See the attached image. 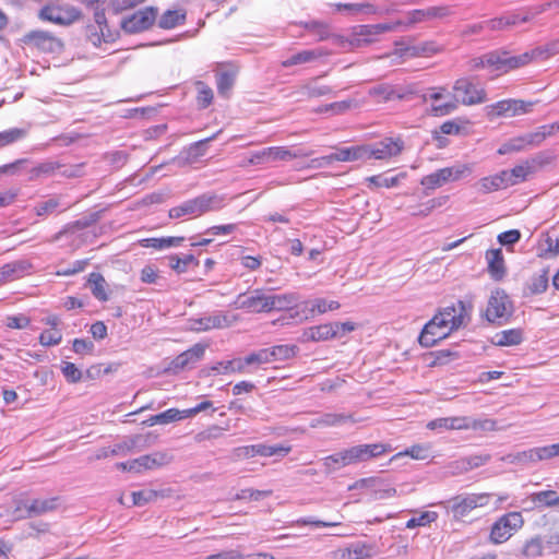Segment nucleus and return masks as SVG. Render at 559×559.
Returning <instances> with one entry per match:
<instances>
[{"label":"nucleus","instance_id":"obj_43","mask_svg":"<svg viewBox=\"0 0 559 559\" xmlns=\"http://www.w3.org/2000/svg\"><path fill=\"white\" fill-rule=\"evenodd\" d=\"M195 88L198 92V95H197L198 107L201 109L207 108L212 104L213 97H214L212 88L202 81H198L195 83Z\"/></svg>","mask_w":559,"mask_h":559},{"label":"nucleus","instance_id":"obj_42","mask_svg":"<svg viewBox=\"0 0 559 559\" xmlns=\"http://www.w3.org/2000/svg\"><path fill=\"white\" fill-rule=\"evenodd\" d=\"M320 56L316 50L299 51L282 62L284 68H289L297 64L308 63L316 60Z\"/></svg>","mask_w":559,"mask_h":559},{"label":"nucleus","instance_id":"obj_47","mask_svg":"<svg viewBox=\"0 0 559 559\" xmlns=\"http://www.w3.org/2000/svg\"><path fill=\"white\" fill-rule=\"evenodd\" d=\"M26 136V130L21 128H12L0 132V147H4L15 143Z\"/></svg>","mask_w":559,"mask_h":559},{"label":"nucleus","instance_id":"obj_46","mask_svg":"<svg viewBox=\"0 0 559 559\" xmlns=\"http://www.w3.org/2000/svg\"><path fill=\"white\" fill-rule=\"evenodd\" d=\"M341 307L340 302L336 300H326L324 298H317L310 302V307L308 308L311 316L316 313L322 314L326 311L336 310Z\"/></svg>","mask_w":559,"mask_h":559},{"label":"nucleus","instance_id":"obj_58","mask_svg":"<svg viewBox=\"0 0 559 559\" xmlns=\"http://www.w3.org/2000/svg\"><path fill=\"white\" fill-rule=\"evenodd\" d=\"M62 340V334L59 330H46L39 335V343L43 346L58 345Z\"/></svg>","mask_w":559,"mask_h":559},{"label":"nucleus","instance_id":"obj_2","mask_svg":"<svg viewBox=\"0 0 559 559\" xmlns=\"http://www.w3.org/2000/svg\"><path fill=\"white\" fill-rule=\"evenodd\" d=\"M552 50L549 47H537L519 56H510L508 51L495 50L484 55L485 67L493 71L508 72L527 64L535 58L549 57Z\"/></svg>","mask_w":559,"mask_h":559},{"label":"nucleus","instance_id":"obj_48","mask_svg":"<svg viewBox=\"0 0 559 559\" xmlns=\"http://www.w3.org/2000/svg\"><path fill=\"white\" fill-rule=\"evenodd\" d=\"M544 543L542 537L535 536L527 540L523 547V555L527 558H537L542 556Z\"/></svg>","mask_w":559,"mask_h":559},{"label":"nucleus","instance_id":"obj_8","mask_svg":"<svg viewBox=\"0 0 559 559\" xmlns=\"http://www.w3.org/2000/svg\"><path fill=\"white\" fill-rule=\"evenodd\" d=\"M469 173L471 168L466 165L445 167L424 176L420 180V185L428 190H435L448 182L456 181Z\"/></svg>","mask_w":559,"mask_h":559},{"label":"nucleus","instance_id":"obj_61","mask_svg":"<svg viewBox=\"0 0 559 559\" xmlns=\"http://www.w3.org/2000/svg\"><path fill=\"white\" fill-rule=\"evenodd\" d=\"M234 85V78L227 72H222L217 75L216 86L221 95H227Z\"/></svg>","mask_w":559,"mask_h":559},{"label":"nucleus","instance_id":"obj_4","mask_svg":"<svg viewBox=\"0 0 559 559\" xmlns=\"http://www.w3.org/2000/svg\"><path fill=\"white\" fill-rule=\"evenodd\" d=\"M554 126H542L536 131L510 139L498 148V154L504 155L524 151L528 146H537L552 133Z\"/></svg>","mask_w":559,"mask_h":559},{"label":"nucleus","instance_id":"obj_9","mask_svg":"<svg viewBox=\"0 0 559 559\" xmlns=\"http://www.w3.org/2000/svg\"><path fill=\"white\" fill-rule=\"evenodd\" d=\"M513 313V304L503 289H496L491 293L487 309L486 319L496 322L498 319H509Z\"/></svg>","mask_w":559,"mask_h":559},{"label":"nucleus","instance_id":"obj_64","mask_svg":"<svg viewBox=\"0 0 559 559\" xmlns=\"http://www.w3.org/2000/svg\"><path fill=\"white\" fill-rule=\"evenodd\" d=\"M466 461V465L468 468V472L475 468H478L485 464H487L491 460V455L488 453L483 454H474L469 456H464Z\"/></svg>","mask_w":559,"mask_h":559},{"label":"nucleus","instance_id":"obj_26","mask_svg":"<svg viewBox=\"0 0 559 559\" xmlns=\"http://www.w3.org/2000/svg\"><path fill=\"white\" fill-rule=\"evenodd\" d=\"M32 264L27 260H16L9 262L0 267V285L23 277Z\"/></svg>","mask_w":559,"mask_h":559},{"label":"nucleus","instance_id":"obj_50","mask_svg":"<svg viewBox=\"0 0 559 559\" xmlns=\"http://www.w3.org/2000/svg\"><path fill=\"white\" fill-rule=\"evenodd\" d=\"M85 38L88 40L94 47H99L103 41H106L105 31L100 29L98 26L94 24H88L85 27Z\"/></svg>","mask_w":559,"mask_h":559},{"label":"nucleus","instance_id":"obj_7","mask_svg":"<svg viewBox=\"0 0 559 559\" xmlns=\"http://www.w3.org/2000/svg\"><path fill=\"white\" fill-rule=\"evenodd\" d=\"M368 94L376 98L378 102H391V100H406L417 95L415 84L406 85H392L388 83H381L372 86Z\"/></svg>","mask_w":559,"mask_h":559},{"label":"nucleus","instance_id":"obj_20","mask_svg":"<svg viewBox=\"0 0 559 559\" xmlns=\"http://www.w3.org/2000/svg\"><path fill=\"white\" fill-rule=\"evenodd\" d=\"M438 318L432 317L424 326L418 342L423 347H432L439 341L444 340L450 335V331L444 328L443 321H438Z\"/></svg>","mask_w":559,"mask_h":559},{"label":"nucleus","instance_id":"obj_10","mask_svg":"<svg viewBox=\"0 0 559 559\" xmlns=\"http://www.w3.org/2000/svg\"><path fill=\"white\" fill-rule=\"evenodd\" d=\"M308 155V153H304L301 150L290 151L284 146H271L252 153L248 163L250 165H261L276 160H289Z\"/></svg>","mask_w":559,"mask_h":559},{"label":"nucleus","instance_id":"obj_17","mask_svg":"<svg viewBox=\"0 0 559 559\" xmlns=\"http://www.w3.org/2000/svg\"><path fill=\"white\" fill-rule=\"evenodd\" d=\"M22 43L33 46L44 52H57L62 49L63 45L60 39L46 31H31L22 37Z\"/></svg>","mask_w":559,"mask_h":559},{"label":"nucleus","instance_id":"obj_57","mask_svg":"<svg viewBox=\"0 0 559 559\" xmlns=\"http://www.w3.org/2000/svg\"><path fill=\"white\" fill-rule=\"evenodd\" d=\"M302 93L308 97H321L333 93L332 87L328 85H318L309 83L302 87Z\"/></svg>","mask_w":559,"mask_h":559},{"label":"nucleus","instance_id":"obj_40","mask_svg":"<svg viewBox=\"0 0 559 559\" xmlns=\"http://www.w3.org/2000/svg\"><path fill=\"white\" fill-rule=\"evenodd\" d=\"M548 287V271L543 270L540 273L534 274L526 284V289L531 295H538L546 292Z\"/></svg>","mask_w":559,"mask_h":559},{"label":"nucleus","instance_id":"obj_29","mask_svg":"<svg viewBox=\"0 0 559 559\" xmlns=\"http://www.w3.org/2000/svg\"><path fill=\"white\" fill-rule=\"evenodd\" d=\"M427 428L430 430L436 429H469V418L467 417H444L437 418L427 424Z\"/></svg>","mask_w":559,"mask_h":559},{"label":"nucleus","instance_id":"obj_5","mask_svg":"<svg viewBox=\"0 0 559 559\" xmlns=\"http://www.w3.org/2000/svg\"><path fill=\"white\" fill-rule=\"evenodd\" d=\"M524 525L521 512L513 511L500 516L491 526L489 539L493 544L507 542Z\"/></svg>","mask_w":559,"mask_h":559},{"label":"nucleus","instance_id":"obj_25","mask_svg":"<svg viewBox=\"0 0 559 559\" xmlns=\"http://www.w3.org/2000/svg\"><path fill=\"white\" fill-rule=\"evenodd\" d=\"M169 462L170 456L163 452L142 455L135 460L130 461L129 472L141 473L144 469L163 466Z\"/></svg>","mask_w":559,"mask_h":559},{"label":"nucleus","instance_id":"obj_12","mask_svg":"<svg viewBox=\"0 0 559 559\" xmlns=\"http://www.w3.org/2000/svg\"><path fill=\"white\" fill-rule=\"evenodd\" d=\"M534 104V102H525L522 99H503L487 106V115L491 119L502 116L514 117L524 115L531 112Z\"/></svg>","mask_w":559,"mask_h":559},{"label":"nucleus","instance_id":"obj_34","mask_svg":"<svg viewBox=\"0 0 559 559\" xmlns=\"http://www.w3.org/2000/svg\"><path fill=\"white\" fill-rule=\"evenodd\" d=\"M364 485L372 487L371 497L374 500H383L389 499L396 496V489L389 485H383L380 480L376 478L361 479Z\"/></svg>","mask_w":559,"mask_h":559},{"label":"nucleus","instance_id":"obj_3","mask_svg":"<svg viewBox=\"0 0 559 559\" xmlns=\"http://www.w3.org/2000/svg\"><path fill=\"white\" fill-rule=\"evenodd\" d=\"M224 206V199L214 193H203L197 198L187 200L169 210L170 218L183 216L198 217L207 212H215Z\"/></svg>","mask_w":559,"mask_h":559},{"label":"nucleus","instance_id":"obj_27","mask_svg":"<svg viewBox=\"0 0 559 559\" xmlns=\"http://www.w3.org/2000/svg\"><path fill=\"white\" fill-rule=\"evenodd\" d=\"M58 498H38L24 503L25 518H33L53 511L58 507Z\"/></svg>","mask_w":559,"mask_h":559},{"label":"nucleus","instance_id":"obj_44","mask_svg":"<svg viewBox=\"0 0 559 559\" xmlns=\"http://www.w3.org/2000/svg\"><path fill=\"white\" fill-rule=\"evenodd\" d=\"M323 465L330 472L349 465L346 449L324 457Z\"/></svg>","mask_w":559,"mask_h":559},{"label":"nucleus","instance_id":"obj_41","mask_svg":"<svg viewBox=\"0 0 559 559\" xmlns=\"http://www.w3.org/2000/svg\"><path fill=\"white\" fill-rule=\"evenodd\" d=\"M531 500L537 507H555L559 506V496L555 490H544L534 492L531 496Z\"/></svg>","mask_w":559,"mask_h":559},{"label":"nucleus","instance_id":"obj_63","mask_svg":"<svg viewBox=\"0 0 559 559\" xmlns=\"http://www.w3.org/2000/svg\"><path fill=\"white\" fill-rule=\"evenodd\" d=\"M435 51H436V49H435L433 45L429 44V43L423 44L420 46H412V47H406L405 49H401V52L403 55L412 56V57L433 53Z\"/></svg>","mask_w":559,"mask_h":559},{"label":"nucleus","instance_id":"obj_22","mask_svg":"<svg viewBox=\"0 0 559 559\" xmlns=\"http://www.w3.org/2000/svg\"><path fill=\"white\" fill-rule=\"evenodd\" d=\"M230 325L231 321L221 311L201 318L189 319V328L194 332H205L212 329H224Z\"/></svg>","mask_w":559,"mask_h":559},{"label":"nucleus","instance_id":"obj_36","mask_svg":"<svg viewBox=\"0 0 559 559\" xmlns=\"http://www.w3.org/2000/svg\"><path fill=\"white\" fill-rule=\"evenodd\" d=\"M88 284L93 296L99 301H107L108 294L106 293L107 283L100 273H91Z\"/></svg>","mask_w":559,"mask_h":559},{"label":"nucleus","instance_id":"obj_52","mask_svg":"<svg viewBox=\"0 0 559 559\" xmlns=\"http://www.w3.org/2000/svg\"><path fill=\"white\" fill-rule=\"evenodd\" d=\"M502 460L508 463H511V464H521V465L535 463L533 449L518 452L514 454H508L504 457H502Z\"/></svg>","mask_w":559,"mask_h":559},{"label":"nucleus","instance_id":"obj_13","mask_svg":"<svg viewBox=\"0 0 559 559\" xmlns=\"http://www.w3.org/2000/svg\"><path fill=\"white\" fill-rule=\"evenodd\" d=\"M237 309L252 313L270 312L269 292L262 288L253 289L246 294H239L235 301Z\"/></svg>","mask_w":559,"mask_h":559},{"label":"nucleus","instance_id":"obj_11","mask_svg":"<svg viewBox=\"0 0 559 559\" xmlns=\"http://www.w3.org/2000/svg\"><path fill=\"white\" fill-rule=\"evenodd\" d=\"M39 17L59 25H70L80 20L81 11L70 4H47L39 11Z\"/></svg>","mask_w":559,"mask_h":559},{"label":"nucleus","instance_id":"obj_39","mask_svg":"<svg viewBox=\"0 0 559 559\" xmlns=\"http://www.w3.org/2000/svg\"><path fill=\"white\" fill-rule=\"evenodd\" d=\"M61 168V163L57 160H46L29 170V179L36 180L40 177H49Z\"/></svg>","mask_w":559,"mask_h":559},{"label":"nucleus","instance_id":"obj_23","mask_svg":"<svg viewBox=\"0 0 559 559\" xmlns=\"http://www.w3.org/2000/svg\"><path fill=\"white\" fill-rule=\"evenodd\" d=\"M374 555H377L376 546L361 540L350 543L335 551L337 559H369Z\"/></svg>","mask_w":559,"mask_h":559},{"label":"nucleus","instance_id":"obj_21","mask_svg":"<svg viewBox=\"0 0 559 559\" xmlns=\"http://www.w3.org/2000/svg\"><path fill=\"white\" fill-rule=\"evenodd\" d=\"M452 14L451 8L449 5H437L429 7L427 9L413 10L407 14V21H401L402 24L400 26L408 27L413 24L431 21L437 19H444Z\"/></svg>","mask_w":559,"mask_h":559},{"label":"nucleus","instance_id":"obj_49","mask_svg":"<svg viewBox=\"0 0 559 559\" xmlns=\"http://www.w3.org/2000/svg\"><path fill=\"white\" fill-rule=\"evenodd\" d=\"M366 181L368 182L369 188H381V187L391 188V187H395L399 183L400 177L399 176L385 177L383 175H376V176L368 177L366 179Z\"/></svg>","mask_w":559,"mask_h":559},{"label":"nucleus","instance_id":"obj_15","mask_svg":"<svg viewBox=\"0 0 559 559\" xmlns=\"http://www.w3.org/2000/svg\"><path fill=\"white\" fill-rule=\"evenodd\" d=\"M391 445L386 443L358 444L346 449L349 465L364 463L391 452Z\"/></svg>","mask_w":559,"mask_h":559},{"label":"nucleus","instance_id":"obj_28","mask_svg":"<svg viewBox=\"0 0 559 559\" xmlns=\"http://www.w3.org/2000/svg\"><path fill=\"white\" fill-rule=\"evenodd\" d=\"M488 272L495 281H501L506 275L504 259L501 249H490L486 252Z\"/></svg>","mask_w":559,"mask_h":559},{"label":"nucleus","instance_id":"obj_6","mask_svg":"<svg viewBox=\"0 0 559 559\" xmlns=\"http://www.w3.org/2000/svg\"><path fill=\"white\" fill-rule=\"evenodd\" d=\"M401 21L394 23H380L372 25H359L357 26L349 38V44L353 47L367 46L376 40V36L385 32L396 31Z\"/></svg>","mask_w":559,"mask_h":559},{"label":"nucleus","instance_id":"obj_53","mask_svg":"<svg viewBox=\"0 0 559 559\" xmlns=\"http://www.w3.org/2000/svg\"><path fill=\"white\" fill-rule=\"evenodd\" d=\"M61 372L69 383H78L83 377L82 371L73 362H62Z\"/></svg>","mask_w":559,"mask_h":559},{"label":"nucleus","instance_id":"obj_35","mask_svg":"<svg viewBox=\"0 0 559 559\" xmlns=\"http://www.w3.org/2000/svg\"><path fill=\"white\" fill-rule=\"evenodd\" d=\"M305 335L307 340L321 342L334 338L335 331H333V323H325L309 328Z\"/></svg>","mask_w":559,"mask_h":559},{"label":"nucleus","instance_id":"obj_55","mask_svg":"<svg viewBox=\"0 0 559 559\" xmlns=\"http://www.w3.org/2000/svg\"><path fill=\"white\" fill-rule=\"evenodd\" d=\"M245 362H248L249 366H261L264 364H270V356L267 348H262L257 352H252L245 357Z\"/></svg>","mask_w":559,"mask_h":559},{"label":"nucleus","instance_id":"obj_14","mask_svg":"<svg viewBox=\"0 0 559 559\" xmlns=\"http://www.w3.org/2000/svg\"><path fill=\"white\" fill-rule=\"evenodd\" d=\"M157 16V9L154 7H146L136 11L130 16L121 21V28L128 34H136L148 29L155 22Z\"/></svg>","mask_w":559,"mask_h":559},{"label":"nucleus","instance_id":"obj_38","mask_svg":"<svg viewBox=\"0 0 559 559\" xmlns=\"http://www.w3.org/2000/svg\"><path fill=\"white\" fill-rule=\"evenodd\" d=\"M167 261L168 266L178 274L185 273L190 264H194L195 266L199 265V261L193 254H186L182 258L177 254H173L167 258Z\"/></svg>","mask_w":559,"mask_h":559},{"label":"nucleus","instance_id":"obj_59","mask_svg":"<svg viewBox=\"0 0 559 559\" xmlns=\"http://www.w3.org/2000/svg\"><path fill=\"white\" fill-rule=\"evenodd\" d=\"M532 170H533V167L527 162L513 167L510 170V175L512 176L514 185H518V183L526 180L528 174H531Z\"/></svg>","mask_w":559,"mask_h":559},{"label":"nucleus","instance_id":"obj_62","mask_svg":"<svg viewBox=\"0 0 559 559\" xmlns=\"http://www.w3.org/2000/svg\"><path fill=\"white\" fill-rule=\"evenodd\" d=\"M499 181L495 175L489 177H484L477 182L478 191L481 193H490L492 191L500 190Z\"/></svg>","mask_w":559,"mask_h":559},{"label":"nucleus","instance_id":"obj_37","mask_svg":"<svg viewBox=\"0 0 559 559\" xmlns=\"http://www.w3.org/2000/svg\"><path fill=\"white\" fill-rule=\"evenodd\" d=\"M404 455L409 456L414 460H419V461L427 460L431 455V445L429 443L414 444V445L405 449L404 451L395 454L392 457V460L399 459Z\"/></svg>","mask_w":559,"mask_h":559},{"label":"nucleus","instance_id":"obj_45","mask_svg":"<svg viewBox=\"0 0 559 559\" xmlns=\"http://www.w3.org/2000/svg\"><path fill=\"white\" fill-rule=\"evenodd\" d=\"M296 347L289 346V345H276L269 347V356L271 362L277 361V360H286L295 356L296 354Z\"/></svg>","mask_w":559,"mask_h":559},{"label":"nucleus","instance_id":"obj_1","mask_svg":"<svg viewBox=\"0 0 559 559\" xmlns=\"http://www.w3.org/2000/svg\"><path fill=\"white\" fill-rule=\"evenodd\" d=\"M454 102H447L440 105H431V112L435 116H445L456 109V103L465 106L483 104L487 100V94L483 86L475 83L473 78H461L453 85Z\"/></svg>","mask_w":559,"mask_h":559},{"label":"nucleus","instance_id":"obj_31","mask_svg":"<svg viewBox=\"0 0 559 559\" xmlns=\"http://www.w3.org/2000/svg\"><path fill=\"white\" fill-rule=\"evenodd\" d=\"M492 344L496 346H515L523 342V331L521 329H510L500 331L492 337Z\"/></svg>","mask_w":559,"mask_h":559},{"label":"nucleus","instance_id":"obj_60","mask_svg":"<svg viewBox=\"0 0 559 559\" xmlns=\"http://www.w3.org/2000/svg\"><path fill=\"white\" fill-rule=\"evenodd\" d=\"M271 495L270 490H254V489H242L236 495L237 500H253L258 501L264 497Z\"/></svg>","mask_w":559,"mask_h":559},{"label":"nucleus","instance_id":"obj_51","mask_svg":"<svg viewBox=\"0 0 559 559\" xmlns=\"http://www.w3.org/2000/svg\"><path fill=\"white\" fill-rule=\"evenodd\" d=\"M437 518H438L437 512L425 511V512H421L420 515L409 519L406 522V527L415 528L418 526H426V525L430 524L431 522L436 521Z\"/></svg>","mask_w":559,"mask_h":559},{"label":"nucleus","instance_id":"obj_30","mask_svg":"<svg viewBox=\"0 0 559 559\" xmlns=\"http://www.w3.org/2000/svg\"><path fill=\"white\" fill-rule=\"evenodd\" d=\"M298 302V296L294 293L271 294L269 293V307L271 311L289 310Z\"/></svg>","mask_w":559,"mask_h":559},{"label":"nucleus","instance_id":"obj_24","mask_svg":"<svg viewBox=\"0 0 559 559\" xmlns=\"http://www.w3.org/2000/svg\"><path fill=\"white\" fill-rule=\"evenodd\" d=\"M204 353L205 346L202 344H195L191 348L187 349L186 352L179 354L176 358H174L168 367V370L178 372L187 368H191L199 360H201Z\"/></svg>","mask_w":559,"mask_h":559},{"label":"nucleus","instance_id":"obj_33","mask_svg":"<svg viewBox=\"0 0 559 559\" xmlns=\"http://www.w3.org/2000/svg\"><path fill=\"white\" fill-rule=\"evenodd\" d=\"M186 22V11L182 9L167 10L158 20V26L163 29H171Z\"/></svg>","mask_w":559,"mask_h":559},{"label":"nucleus","instance_id":"obj_54","mask_svg":"<svg viewBox=\"0 0 559 559\" xmlns=\"http://www.w3.org/2000/svg\"><path fill=\"white\" fill-rule=\"evenodd\" d=\"M235 455L240 459L263 456V443L239 447L235 449Z\"/></svg>","mask_w":559,"mask_h":559},{"label":"nucleus","instance_id":"obj_32","mask_svg":"<svg viewBox=\"0 0 559 559\" xmlns=\"http://www.w3.org/2000/svg\"><path fill=\"white\" fill-rule=\"evenodd\" d=\"M366 154L365 145H356L336 148L332 158H336L337 162L366 160Z\"/></svg>","mask_w":559,"mask_h":559},{"label":"nucleus","instance_id":"obj_18","mask_svg":"<svg viewBox=\"0 0 559 559\" xmlns=\"http://www.w3.org/2000/svg\"><path fill=\"white\" fill-rule=\"evenodd\" d=\"M490 493H469L454 497L452 502V511L455 516H466L472 510L478 507H485L489 502Z\"/></svg>","mask_w":559,"mask_h":559},{"label":"nucleus","instance_id":"obj_19","mask_svg":"<svg viewBox=\"0 0 559 559\" xmlns=\"http://www.w3.org/2000/svg\"><path fill=\"white\" fill-rule=\"evenodd\" d=\"M404 143L400 139L385 138L382 141L365 145L367 150L366 159H386L399 155L403 150Z\"/></svg>","mask_w":559,"mask_h":559},{"label":"nucleus","instance_id":"obj_16","mask_svg":"<svg viewBox=\"0 0 559 559\" xmlns=\"http://www.w3.org/2000/svg\"><path fill=\"white\" fill-rule=\"evenodd\" d=\"M433 317L438 318V321H443L448 331H456L465 324V318L467 317L466 304L459 300L456 305L440 309Z\"/></svg>","mask_w":559,"mask_h":559},{"label":"nucleus","instance_id":"obj_56","mask_svg":"<svg viewBox=\"0 0 559 559\" xmlns=\"http://www.w3.org/2000/svg\"><path fill=\"white\" fill-rule=\"evenodd\" d=\"M352 420L350 415L345 414H324L317 421L323 426H338Z\"/></svg>","mask_w":559,"mask_h":559}]
</instances>
